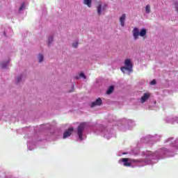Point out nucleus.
I'll return each mask as SVG.
<instances>
[{"label":"nucleus","instance_id":"obj_1","mask_svg":"<svg viewBox=\"0 0 178 178\" xmlns=\"http://www.w3.org/2000/svg\"><path fill=\"white\" fill-rule=\"evenodd\" d=\"M133 35L134 40H138V36L145 37L147 35V30L145 29H141V31H138V28H134L133 30Z\"/></svg>","mask_w":178,"mask_h":178},{"label":"nucleus","instance_id":"obj_2","mask_svg":"<svg viewBox=\"0 0 178 178\" xmlns=\"http://www.w3.org/2000/svg\"><path fill=\"white\" fill-rule=\"evenodd\" d=\"M85 128H86V122H83L79 124V126L78 127V129H77L78 136H79V140H81V141L83 140V131H84Z\"/></svg>","mask_w":178,"mask_h":178},{"label":"nucleus","instance_id":"obj_3","mask_svg":"<svg viewBox=\"0 0 178 178\" xmlns=\"http://www.w3.org/2000/svg\"><path fill=\"white\" fill-rule=\"evenodd\" d=\"M106 4H104V3H99L98 4L97 7V15H99V16H101L102 15V10H105V9H106Z\"/></svg>","mask_w":178,"mask_h":178},{"label":"nucleus","instance_id":"obj_4","mask_svg":"<svg viewBox=\"0 0 178 178\" xmlns=\"http://www.w3.org/2000/svg\"><path fill=\"white\" fill-rule=\"evenodd\" d=\"M124 65L128 72H133V64L131 63V60L130 59H126L124 61Z\"/></svg>","mask_w":178,"mask_h":178},{"label":"nucleus","instance_id":"obj_5","mask_svg":"<svg viewBox=\"0 0 178 178\" xmlns=\"http://www.w3.org/2000/svg\"><path fill=\"white\" fill-rule=\"evenodd\" d=\"M73 131H74V128H73V127H70L67 131H65L63 134V138H67V137H70Z\"/></svg>","mask_w":178,"mask_h":178},{"label":"nucleus","instance_id":"obj_6","mask_svg":"<svg viewBox=\"0 0 178 178\" xmlns=\"http://www.w3.org/2000/svg\"><path fill=\"white\" fill-rule=\"evenodd\" d=\"M101 105H102V99L99 97L91 104V108H94V106H101Z\"/></svg>","mask_w":178,"mask_h":178},{"label":"nucleus","instance_id":"obj_7","mask_svg":"<svg viewBox=\"0 0 178 178\" xmlns=\"http://www.w3.org/2000/svg\"><path fill=\"white\" fill-rule=\"evenodd\" d=\"M120 161L124 163V166H126V167L131 166V163L130 162L129 158H122L120 159Z\"/></svg>","mask_w":178,"mask_h":178},{"label":"nucleus","instance_id":"obj_8","mask_svg":"<svg viewBox=\"0 0 178 178\" xmlns=\"http://www.w3.org/2000/svg\"><path fill=\"white\" fill-rule=\"evenodd\" d=\"M151 97L149 93H144L143 96L140 99L141 104H144L145 101L148 100V99Z\"/></svg>","mask_w":178,"mask_h":178},{"label":"nucleus","instance_id":"obj_9","mask_svg":"<svg viewBox=\"0 0 178 178\" xmlns=\"http://www.w3.org/2000/svg\"><path fill=\"white\" fill-rule=\"evenodd\" d=\"M124 22H126V14H122V15L120 17V22L122 27H124Z\"/></svg>","mask_w":178,"mask_h":178},{"label":"nucleus","instance_id":"obj_10","mask_svg":"<svg viewBox=\"0 0 178 178\" xmlns=\"http://www.w3.org/2000/svg\"><path fill=\"white\" fill-rule=\"evenodd\" d=\"M113 90H115V88L113 87V86H110L106 91V94L108 95L112 94V92H113Z\"/></svg>","mask_w":178,"mask_h":178},{"label":"nucleus","instance_id":"obj_11","mask_svg":"<svg viewBox=\"0 0 178 178\" xmlns=\"http://www.w3.org/2000/svg\"><path fill=\"white\" fill-rule=\"evenodd\" d=\"M83 4L87 5L88 8H91L92 3H91V1H84Z\"/></svg>","mask_w":178,"mask_h":178},{"label":"nucleus","instance_id":"obj_12","mask_svg":"<svg viewBox=\"0 0 178 178\" xmlns=\"http://www.w3.org/2000/svg\"><path fill=\"white\" fill-rule=\"evenodd\" d=\"M24 9H26V4L24 3H22L21 4V6L19 7V12H22V10H24Z\"/></svg>","mask_w":178,"mask_h":178},{"label":"nucleus","instance_id":"obj_13","mask_svg":"<svg viewBox=\"0 0 178 178\" xmlns=\"http://www.w3.org/2000/svg\"><path fill=\"white\" fill-rule=\"evenodd\" d=\"M145 12L146 13H150L151 12V6L149 5H147L145 7Z\"/></svg>","mask_w":178,"mask_h":178},{"label":"nucleus","instance_id":"obj_14","mask_svg":"<svg viewBox=\"0 0 178 178\" xmlns=\"http://www.w3.org/2000/svg\"><path fill=\"white\" fill-rule=\"evenodd\" d=\"M38 60H39V63H41V62L44 60V56H42V54H39Z\"/></svg>","mask_w":178,"mask_h":178},{"label":"nucleus","instance_id":"obj_15","mask_svg":"<svg viewBox=\"0 0 178 178\" xmlns=\"http://www.w3.org/2000/svg\"><path fill=\"white\" fill-rule=\"evenodd\" d=\"M129 162L131 164V163H137L140 161L138 160H136V159H129Z\"/></svg>","mask_w":178,"mask_h":178},{"label":"nucleus","instance_id":"obj_16","mask_svg":"<svg viewBox=\"0 0 178 178\" xmlns=\"http://www.w3.org/2000/svg\"><path fill=\"white\" fill-rule=\"evenodd\" d=\"M8 65H9V61H8V62H6V63H2L1 64V67H6V66H8Z\"/></svg>","mask_w":178,"mask_h":178},{"label":"nucleus","instance_id":"obj_17","mask_svg":"<svg viewBox=\"0 0 178 178\" xmlns=\"http://www.w3.org/2000/svg\"><path fill=\"white\" fill-rule=\"evenodd\" d=\"M48 41H49V44H51L52 41H54V37L50 36L48 39Z\"/></svg>","mask_w":178,"mask_h":178},{"label":"nucleus","instance_id":"obj_18","mask_svg":"<svg viewBox=\"0 0 178 178\" xmlns=\"http://www.w3.org/2000/svg\"><path fill=\"white\" fill-rule=\"evenodd\" d=\"M78 45H79V42H75L72 43V47L74 48H77Z\"/></svg>","mask_w":178,"mask_h":178},{"label":"nucleus","instance_id":"obj_19","mask_svg":"<svg viewBox=\"0 0 178 178\" xmlns=\"http://www.w3.org/2000/svg\"><path fill=\"white\" fill-rule=\"evenodd\" d=\"M155 84H156V81L155 79H153L151 82H150V86H155Z\"/></svg>","mask_w":178,"mask_h":178},{"label":"nucleus","instance_id":"obj_20","mask_svg":"<svg viewBox=\"0 0 178 178\" xmlns=\"http://www.w3.org/2000/svg\"><path fill=\"white\" fill-rule=\"evenodd\" d=\"M120 70H121V72L124 73V70H127V67H121Z\"/></svg>","mask_w":178,"mask_h":178},{"label":"nucleus","instance_id":"obj_21","mask_svg":"<svg viewBox=\"0 0 178 178\" xmlns=\"http://www.w3.org/2000/svg\"><path fill=\"white\" fill-rule=\"evenodd\" d=\"M21 81H22V76H19L17 78V83H20Z\"/></svg>","mask_w":178,"mask_h":178},{"label":"nucleus","instance_id":"obj_22","mask_svg":"<svg viewBox=\"0 0 178 178\" xmlns=\"http://www.w3.org/2000/svg\"><path fill=\"white\" fill-rule=\"evenodd\" d=\"M80 77H83V79H86V75L84 74V73L81 72L80 74H79Z\"/></svg>","mask_w":178,"mask_h":178},{"label":"nucleus","instance_id":"obj_23","mask_svg":"<svg viewBox=\"0 0 178 178\" xmlns=\"http://www.w3.org/2000/svg\"><path fill=\"white\" fill-rule=\"evenodd\" d=\"M175 8H176L177 12H178V4L176 5Z\"/></svg>","mask_w":178,"mask_h":178},{"label":"nucleus","instance_id":"obj_24","mask_svg":"<svg viewBox=\"0 0 178 178\" xmlns=\"http://www.w3.org/2000/svg\"><path fill=\"white\" fill-rule=\"evenodd\" d=\"M76 79H79V77H76Z\"/></svg>","mask_w":178,"mask_h":178}]
</instances>
